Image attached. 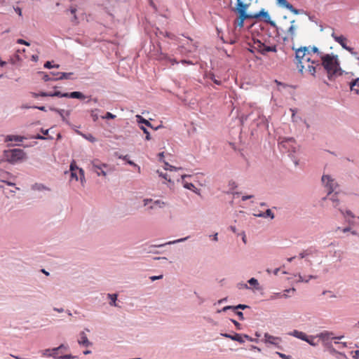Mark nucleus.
I'll return each mask as SVG.
<instances>
[{
	"mask_svg": "<svg viewBox=\"0 0 359 359\" xmlns=\"http://www.w3.org/2000/svg\"><path fill=\"white\" fill-rule=\"evenodd\" d=\"M295 20L291 21V25L288 28L287 31V35L284 37L283 40L285 41L287 39L293 40L294 36H296V31L297 29V27L294 25Z\"/></svg>",
	"mask_w": 359,
	"mask_h": 359,
	"instance_id": "18",
	"label": "nucleus"
},
{
	"mask_svg": "<svg viewBox=\"0 0 359 359\" xmlns=\"http://www.w3.org/2000/svg\"><path fill=\"white\" fill-rule=\"evenodd\" d=\"M165 205V203L163 201H161L160 200H157L154 202V205L150 207L151 209H153L156 207L163 208Z\"/></svg>",
	"mask_w": 359,
	"mask_h": 359,
	"instance_id": "34",
	"label": "nucleus"
},
{
	"mask_svg": "<svg viewBox=\"0 0 359 359\" xmlns=\"http://www.w3.org/2000/svg\"><path fill=\"white\" fill-rule=\"evenodd\" d=\"M44 67H45V68H47V69H50V68H53V67L59 68V67H60V65H52L51 62H50V61H47V62L44 64Z\"/></svg>",
	"mask_w": 359,
	"mask_h": 359,
	"instance_id": "41",
	"label": "nucleus"
},
{
	"mask_svg": "<svg viewBox=\"0 0 359 359\" xmlns=\"http://www.w3.org/2000/svg\"><path fill=\"white\" fill-rule=\"evenodd\" d=\"M332 36L336 42H337L342 46L343 48L348 50L351 55L355 56L356 59L359 60V57L357 56V53L354 51L353 48H351L347 46L348 40L345 36H344L343 35H337L334 33L332 34Z\"/></svg>",
	"mask_w": 359,
	"mask_h": 359,
	"instance_id": "8",
	"label": "nucleus"
},
{
	"mask_svg": "<svg viewBox=\"0 0 359 359\" xmlns=\"http://www.w3.org/2000/svg\"><path fill=\"white\" fill-rule=\"evenodd\" d=\"M339 210L342 214V215L344 217V218L347 219L348 223H352L353 222L349 219H348V217H351V219L355 218L354 214L351 210H347L346 211H344L341 208H339Z\"/></svg>",
	"mask_w": 359,
	"mask_h": 359,
	"instance_id": "26",
	"label": "nucleus"
},
{
	"mask_svg": "<svg viewBox=\"0 0 359 359\" xmlns=\"http://www.w3.org/2000/svg\"><path fill=\"white\" fill-rule=\"evenodd\" d=\"M323 200L324 201L330 200L332 202V206L334 208H338V209L339 208V206L340 204V201H339V198L338 197L337 191L333 192L330 196H328V194H327L326 197L323 198Z\"/></svg>",
	"mask_w": 359,
	"mask_h": 359,
	"instance_id": "17",
	"label": "nucleus"
},
{
	"mask_svg": "<svg viewBox=\"0 0 359 359\" xmlns=\"http://www.w3.org/2000/svg\"><path fill=\"white\" fill-rule=\"evenodd\" d=\"M116 118V116L110 112H107L104 116H102V118L106 119H114Z\"/></svg>",
	"mask_w": 359,
	"mask_h": 359,
	"instance_id": "44",
	"label": "nucleus"
},
{
	"mask_svg": "<svg viewBox=\"0 0 359 359\" xmlns=\"http://www.w3.org/2000/svg\"><path fill=\"white\" fill-rule=\"evenodd\" d=\"M50 74L53 76L52 78H56L60 76V75H57V72H50Z\"/></svg>",
	"mask_w": 359,
	"mask_h": 359,
	"instance_id": "63",
	"label": "nucleus"
},
{
	"mask_svg": "<svg viewBox=\"0 0 359 359\" xmlns=\"http://www.w3.org/2000/svg\"><path fill=\"white\" fill-rule=\"evenodd\" d=\"M78 343L79 345L85 347H88L92 345V343L88 339V337L84 332H80Z\"/></svg>",
	"mask_w": 359,
	"mask_h": 359,
	"instance_id": "20",
	"label": "nucleus"
},
{
	"mask_svg": "<svg viewBox=\"0 0 359 359\" xmlns=\"http://www.w3.org/2000/svg\"><path fill=\"white\" fill-rule=\"evenodd\" d=\"M349 86L351 91L355 92V93L359 95V77L351 81Z\"/></svg>",
	"mask_w": 359,
	"mask_h": 359,
	"instance_id": "23",
	"label": "nucleus"
},
{
	"mask_svg": "<svg viewBox=\"0 0 359 359\" xmlns=\"http://www.w3.org/2000/svg\"><path fill=\"white\" fill-rule=\"evenodd\" d=\"M253 48L262 55H265L269 52H277L276 45H269L268 43H263L259 40L254 41Z\"/></svg>",
	"mask_w": 359,
	"mask_h": 359,
	"instance_id": "6",
	"label": "nucleus"
},
{
	"mask_svg": "<svg viewBox=\"0 0 359 359\" xmlns=\"http://www.w3.org/2000/svg\"><path fill=\"white\" fill-rule=\"evenodd\" d=\"M311 53L305 48L296 50V59L298 68L302 74L307 73L315 76L318 70L321 69L320 60L311 58Z\"/></svg>",
	"mask_w": 359,
	"mask_h": 359,
	"instance_id": "1",
	"label": "nucleus"
},
{
	"mask_svg": "<svg viewBox=\"0 0 359 359\" xmlns=\"http://www.w3.org/2000/svg\"><path fill=\"white\" fill-rule=\"evenodd\" d=\"M32 95L34 97H37L38 96L50 97V93H46V92H41L39 94L34 93H32Z\"/></svg>",
	"mask_w": 359,
	"mask_h": 359,
	"instance_id": "43",
	"label": "nucleus"
},
{
	"mask_svg": "<svg viewBox=\"0 0 359 359\" xmlns=\"http://www.w3.org/2000/svg\"><path fill=\"white\" fill-rule=\"evenodd\" d=\"M157 172L159 174V176L163 177V179L168 180V182H171L170 176L168 175V174H163V172H160L158 170Z\"/></svg>",
	"mask_w": 359,
	"mask_h": 359,
	"instance_id": "45",
	"label": "nucleus"
},
{
	"mask_svg": "<svg viewBox=\"0 0 359 359\" xmlns=\"http://www.w3.org/2000/svg\"><path fill=\"white\" fill-rule=\"evenodd\" d=\"M300 48H305L311 53L310 57L311 58H316L318 60H320V55H324L321 52H320L316 46L312 48L310 47H301Z\"/></svg>",
	"mask_w": 359,
	"mask_h": 359,
	"instance_id": "19",
	"label": "nucleus"
},
{
	"mask_svg": "<svg viewBox=\"0 0 359 359\" xmlns=\"http://www.w3.org/2000/svg\"><path fill=\"white\" fill-rule=\"evenodd\" d=\"M290 335L300 339L303 341L307 340L308 336L303 332L298 331L297 330H293L292 332L289 333Z\"/></svg>",
	"mask_w": 359,
	"mask_h": 359,
	"instance_id": "24",
	"label": "nucleus"
},
{
	"mask_svg": "<svg viewBox=\"0 0 359 359\" xmlns=\"http://www.w3.org/2000/svg\"><path fill=\"white\" fill-rule=\"evenodd\" d=\"M70 171H71V178L75 179L76 181L79 180V176H78V173H77L79 172V175H80L81 182V183H83V182L85 180L84 172H83V169L79 168L77 167L75 161H72V162L70 164Z\"/></svg>",
	"mask_w": 359,
	"mask_h": 359,
	"instance_id": "12",
	"label": "nucleus"
},
{
	"mask_svg": "<svg viewBox=\"0 0 359 359\" xmlns=\"http://www.w3.org/2000/svg\"><path fill=\"white\" fill-rule=\"evenodd\" d=\"M50 97H69V93H62L60 91H55L53 93H50Z\"/></svg>",
	"mask_w": 359,
	"mask_h": 359,
	"instance_id": "31",
	"label": "nucleus"
},
{
	"mask_svg": "<svg viewBox=\"0 0 359 359\" xmlns=\"http://www.w3.org/2000/svg\"><path fill=\"white\" fill-rule=\"evenodd\" d=\"M184 187L194 191V189H196V187L192 183H188L187 182H183Z\"/></svg>",
	"mask_w": 359,
	"mask_h": 359,
	"instance_id": "39",
	"label": "nucleus"
},
{
	"mask_svg": "<svg viewBox=\"0 0 359 359\" xmlns=\"http://www.w3.org/2000/svg\"><path fill=\"white\" fill-rule=\"evenodd\" d=\"M32 48H34V50L33 49V53L32 54H30L29 53H27L25 49H24V53L25 54V57L26 58H27L28 57L30 56L32 61L36 62L39 59V52L38 50V46L34 45Z\"/></svg>",
	"mask_w": 359,
	"mask_h": 359,
	"instance_id": "21",
	"label": "nucleus"
},
{
	"mask_svg": "<svg viewBox=\"0 0 359 359\" xmlns=\"http://www.w3.org/2000/svg\"><path fill=\"white\" fill-rule=\"evenodd\" d=\"M158 157H159V160L161 161L163 159V158L164 157V153L163 152L159 153Z\"/></svg>",
	"mask_w": 359,
	"mask_h": 359,
	"instance_id": "61",
	"label": "nucleus"
},
{
	"mask_svg": "<svg viewBox=\"0 0 359 359\" xmlns=\"http://www.w3.org/2000/svg\"><path fill=\"white\" fill-rule=\"evenodd\" d=\"M316 337H313V336H308L307 337V340H306L305 341H306L307 343H309L310 345L311 346H317V343L314 341V339Z\"/></svg>",
	"mask_w": 359,
	"mask_h": 359,
	"instance_id": "35",
	"label": "nucleus"
},
{
	"mask_svg": "<svg viewBox=\"0 0 359 359\" xmlns=\"http://www.w3.org/2000/svg\"><path fill=\"white\" fill-rule=\"evenodd\" d=\"M187 239V238H180V239H178L177 241H169L167 243H165V244H157V245H153L154 247H156V248H159V247H162L163 245H165V244H168V245H170V244H174L175 243H180V242H182V241H184Z\"/></svg>",
	"mask_w": 359,
	"mask_h": 359,
	"instance_id": "32",
	"label": "nucleus"
},
{
	"mask_svg": "<svg viewBox=\"0 0 359 359\" xmlns=\"http://www.w3.org/2000/svg\"><path fill=\"white\" fill-rule=\"evenodd\" d=\"M92 168L91 170L95 172L98 176H107V169L109 166L105 163H101L99 160L95 159L91 161Z\"/></svg>",
	"mask_w": 359,
	"mask_h": 359,
	"instance_id": "9",
	"label": "nucleus"
},
{
	"mask_svg": "<svg viewBox=\"0 0 359 359\" xmlns=\"http://www.w3.org/2000/svg\"><path fill=\"white\" fill-rule=\"evenodd\" d=\"M0 6L9 13L15 12L19 16L22 15V0H0Z\"/></svg>",
	"mask_w": 359,
	"mask_h": 359,
	"instance_id": "4",
	"label": "nucleus"
},
{
	"mask_svg": "<svg viewBox=\"0 0 359 359\" xmlns=\"http://www.w3.org/2000/svg\"><path fill=\"white\" fill-rule=\"evenodd\" d=\"M63 349L66 350L67 347L65 346L64 345H60V346H58L57 348L46 350L44 354L46 355L53 356L56 358H60V356L61 355L59 354V352Z\"/></svg>",
	"mask_w": 359,
	"mask_h": 359,
	"instance_id": "15",
	"label": "nucleus"
},
{
	"mask_svg": "<svg viewBox=\"0 0 359 359\" xmlns=\"http://www.w3.org/2000/svg\"><path fill=\"white\" fill-rule=\"evenodd\" d=\"M322 182L324 186L327 189L328 196L336 191L338 184L330 175H323Z\"/></svg>",
	"mask_w": 359,
	"mask_h": 359,
	"instance_id": "11",
	"label": "nucleus"
},
{
	"mask_svg": "<svg viewBox=\"0 0 359 359\" xmlns=\"http://www.w3.org/2000/svg\"><path fill=\"white\" fill-rule=\"evenodd\" d=\"M165 170H170V171H172V170H178L179 168L175 167V166H172L170 164H168V163L165 162Z\"/></svg>",
	"mask_w": 359,
	"mask_h": 359,
	"instance_id": "40",
	"label": "nucleus"
},
{
	"mask_svg": "<svg viewBox=\"0 0 359 359\" xmlns=\"http://www.w3.org/2000/svg\"><path fill=\"white\" fill-rule=\"evenodd\" d=\"M41 74L43 75L42 76V79L44 81H55V78H52L50 75L44 73V72H41Z\"/></svg>",
	"mask_w": 359,
	"mask_h": 359,
	"instance_id": "38",
	"label": "nucleus"
},
{
	"mask_svg": "<svg viewBox=\"0 0 359 359\" xmlns=\"http://www.w3.org/2000/svg\"><path fill=\"white\" fill-rule=\"evenodd\" d=\"M246 308H248V306L247 305H245V304H238L237 306H224L222 311H219V312L220 311H226L227 310H229V309H231L232 311H236L238 309H245Z\"/></svg>",
	"mask_w": 359,
	"mask_h": 359,
	"instance_id": "25",
	"label": "nucleus"
},
{
	"mask_svg": "<svg viewBox=\"0 0 359 359\" xmlns=\"http://www.w3.org/2000/svg\"><path fill=\"white\" fill-rule=\"evenodd\" d=\"M318 252V250L313 248H309L302 252L299 253V257L301 259H304L307 257L308 256L313 255L314 254H316Z\"/></svg>",
	"mask_w": 359,
	"mask_h": 359,
	"instance_id": "22",
	"label": "nucleus"
},
{
	"mask_svg": "<svg viewBox=\"0 0 359 359\" xmlns=\"http://www.w3.org/2000/svg\"><path fill=\"white\" fill-rule=\"evenodd\" d=\"M253 197L252 195H249V196H243V198H242V200L243 201H247L248 199H250V198H252Z\"/></svg>",
	"mask_w": 359,
	"mask_h": 359,
	"instance_id": "57",
	"label": "nucleus"
},
{
	"mask_svg": "<svg viewBox=\"0 0 359 359\" xmlns=\"http://www.w3.org/2000/svg\"><path fill=\"white\" fill-rule=\"evenodd\" d=\"M238 316L239 319L243 320L244 319L243 313L241 311H233Z\"/></svg>",
	"mask_w": 359,
	"mask_h": 359,
	"instance_id": "51",
	"label": "nucleus"
},
{
	"mask_svg": "<svg viewBox=\"0 0 359 359\" xmlns=\"http://www.w3.org/2000/svg\"><path fill=\"white\" fill-rule=\"evenodd\" d=\"M20 50H17V53L15 54L14 56H13L11 58V62L13 65H17L18 62L20 61Z\"/></svg>",
	"mask_w": 359,
	"mask_h": 359,
	"instance_id": "30",
	"label": "nucleus"
},
{
	"mask_svg": "<svg viewBox=\"0 0 359 359\" xmlns=\"http://www.w3.org/2000/svg\"><path fill=\"white\" fill-rule=\"evenodd\" d=\"M73 74L72 72H69V73H66V72H57V75H60L59 77H56L55 79V81H57V80H62V79H71V76Z\"/></svg>",
	"mask_w": 359,
	"mask_h": 359,
	"instance_id": "27",
	"label": "nucleus"
},
{
	"mask_svg": "<svg viewBox=\"0 0 359 359\" xmlns=\"http://www.w3.org/2000/svg\"><path fill=\"white\" fill-rule=\"evenodd\" d=\"M3 141L7 147L20 146L22 142V136L16 135H1Z\"/></svg>",
	"mask_w": 359,
	"mask_h": 359,
	"instance_id": "7",
	"label": "nucleus"
},
{
	"mask_svg": "<svg viewBox=\"0 0 359 359\" xmlns=\"http://www.w3.org/2000/svg\"><path fill=\"white\" fill-rule=\"evenodd\" d=\"M108 297L111 299L110 304L111 306H116V299H117V295L115 294H109Z\"/></svg>",
	"mask_w": 359,
	"mask_h": 359,
	"instance_id": "37",
	"label": "nucleus"
},
{
	"mask_svg": "<svg viewBox=\"0 0 359 359\" xmlns=\"http://www.w3.org/2000/svg\"><path fill=\"white\" fill-rule=\"evenodd\" d=\"M248 6L249 4H245L244 2L239 1L238 4H237L236 11L239 14V17L234 22L236 27H239L240 28L243 27L244 25V20L247 19H257L260 17H263L264 18L268 19L270 18L269 13L264 9L261 10L259 13L255 14H248L246 13V11Z\"/></svg>",
	"mask_w": 359,
	"mask_h": 359,
	"instance_id": "3",
	"label": "nucleus"
},
{
	"mask_svg": "<svg viewBox=\"0 0 359 359\" xmlns=\"http://www.w3.org/2000/svg\"><path fill=\"white\" fill-rule=\"evenodd\" d=\"M298 280L300 281V282H304V281L308 282L309 281L308 279L305 280L301 275H299Z\"/></svg>",
	"mask_w": 359,
	"mask_h": 359,
	"instance_id": "58",
	"label": "nucleus"
},
{
	"mask_svg": "<svg viewBox=\"0 0 359 359\" xmlns=\"http://www.w3.org/2000/svg\"><path fill=\"white\" fill-rule=\"evenodd\" d=\"M76 11V9L75 8H71V9H70V12H71V13H72V14H73V15H74V20H76V15H75Z\"/></svg>",
	"mask_w": 359,
	"mask_h": 359,
	"instance_id": "55",
	"label": "nucleus"
},
{
	"mask_svg": "<svg viewBox=\"0 0 359 359\" xmlns=\"http://www.w3.org/2000/svg\"><path fill=\"white\" fill-rule=\"evenodd\" d=\"M257 217H269L271 219L274 218V214L272 212V211L270 209L266 210L265 212L259 213L256 215Z\"/></svg>",
	"mask_w": 359,
	"mask_h": 359,
	"instance_id": "29",
	"label": "nucleus"
},
{
	"mask_svg": "<svg viewBox=\"0 0 359 359\" xmlns=\"http://www.w3.org/2000/svg\"><path fill=\"white\" fill-rule=\"evenodd\" d=\"M222 336L226 337V338H229V339H231V340H233V341H236L241 344H243L244 343V340H243V337L251 341L252 339L250 337H249L248 335L247 334H244L243 336L240 334H238V333H235L234 334L231 335V334H226V333H224V334H221Z\"/></svg>",
	"mask_w": 359,
	"mask_h": 359,
	"instance_id": "13",
	"label": "nucleus"
},
{
	"mask_svg": "<svg viewBox=\"0 0 359 359\" xmlns=\"http://www.w3.org/2000/svg\"><path fill=\"white\" fill-rule=\"evenodd\" d=\"M4 156L8 162L12 164L18 163L22 160V149L20 148L7 149L4 151Z\"/></svg>",
	"mask_w": 359,
	"mask_h": 359,
	"instance_id": "5",
	"label": "nucleus"
},
{
	"mask_svg": "<svg viewBox=\"0 0 359 359\" xmlns=\"http://www.w3.org/2000/svg\"><path fill=\"white\" fill-rule=\"evenodd\" d=\"M9 186H12L15 188V190L14 189H11V192H13V193H15V190H20V187H15V184L13 182H5Z\"/></svg>",
	"mask_w": 359,
	"mask_h": 359,
	"instance_id": "48",
	"label": "nucleus"
},
{
	"mask_svg": "<svg viewBox=\"0 0 359 359\" xmlns=\"http://www.w3.org/2000/svg\"><path fill=\"white\" fill-rule=\"evenodd\" d=\"M73 358L72 355H60V358L61 359H72Z\"/></svg>",
	"mask_w": 359,
	"mask_h": 359,
	"instance_id": "53",
	"label": "nucleus"
},
{
	"mask_svg": "<svg viewBox=\"0 0 359 359\" xmlns=\"http://www.w3.org/2000/svg\"><path fill=\"white\" fill-rule=\"evenodd\" d=\"M127 163L131 165H133L135 167H137V171L138 172H140V167L138 166L137 164H135L133 161H130V160H128L127 161Z\"/></svg>",
	"mask_w": 359,
	"mask_h": 359,
	"instance_id": "49",
	"label": "nucleus"
},
{
	"mask_svg": "<svg viewBox=\"0 0 359 359\" xmlns=\"http://www.w3.org/2000/svg\"><path fill=\"white\" fill-rule=\"evenodd\" d=\"M264 341L266 344H273L277 347H279V344L282 341V339L280 337H274L269 334V333H265L264 336Z\"/></svg>",
	"mask_w": 359,
	"mask_h": 359,
	"instance_id": "14",
	"label": "nucleus"
},
{
	"mask_svg": "<svg viewBox=\"0 0 359 359\" xmlns=\"http://www.w3.org/2000/svg\"><path fill=\"white\" fill-rule=\"evenodd\" d=\"M350 230H351V229H350V228H348V227H347V228H344V229H342V231H343L344 233H346V232L349 231Z\"/></svg>",
	"mask_w": 359,
	"mask_h": 359,
	"instance_id": "64",
	"label": "nucleus"
},
{
	"mask_svg": "<svg viewBox=\"0 0 359 359\" xmlns=\"http://www.w3.org/2000/svg\"><path fill=\"white\" fill-rule=\"evenodd\" d=\"M53 110L57 111V112H58L60 114V115L61 116V117L62 118V119L63 120L65 119V117H64L63 114H62L64 110H62V109H54Z\"/></svg>",
	"mask_w": 359,
	"mask_h": 359,
	"instance_id": "54",
	"label": "nucleus"
},
{
	"mask_svg": "<svg viewBox=\"0 0 359 359\" xmlns=\"http://www.w3.org/2000/svg\"><path fill=\"white\" fill-rule=\"evenodd\" d=\"M351 353H352L353 358H354L355 359H359V351L358 350L352 351Z\"/></svg>",
	"mask_w": 359,
	"mask_h": 359,
	"instance_id": "50",
	"label": "nucleus"
},
{
	"mask_svg": "<svg viewBox=\"0 0 359 359\" xmlns=\"http://www.w3.org/2000/svg\"><path fill=\"white\" fill-rule=\"evenodd\" d=\"M71 97V98H76V99H85V95L81 93V92H78V91H74V92H72L71 93H69V97Z\"/></svg>",
	"mask_w": 359,
	"mask_h": 359,
	"instance_id": "28",
	"label": "nucleus"
},
{
	"mask_svg": "<svg viewBox=\"0 0 359 359\" xmlns=\"http://www.w3.org/2000/svg\"><path fill=\"white\" fill-rule=\"evenodd\" d=\"M152 200L151 199H144V205H147L149 203L151 202Z\"/></svg>",
	"mask_w": 359,
	"mask_h": 359,
	"instance_id": "60",
	"label": "nucleus"
},
{
	"mask_svg": "<svg viewBox=\"0 0 359 359\" xmlns=\"http://www.w3.org/2000/svg\"><path fill=\"white\" fill-rule=\"evenodd\" d=\"M248 283L250 285L254 286L256 289H259V283L257 280L255 278H252L248 280Z\"/></svg>",
	"mask_w": 359,
	"mask_h": 359,
	"instance_id": "36",
	"label": "nucleus"
},
{
	"mask_svg": "<svg viewBox=\"0 0 359 359\" xmlns=\"http://www.w3.org/2000/svg\"><path fill=\"white\" fill-rule=\"evenodd\" d=\"M320 62L321 67L323 66L326 70L330 80L334 79L336 76L341 74L342 70L337 55L330 54L320 55Z\"/></svg>",
	"mask_w": 359,
	"mask_h": 359,
	"instance_id": "2",
	"label": "nucleus"
},
{
	"mask_svg": "<svg viewBox=\"0 0 359 359\" xmlns=\"http://www.w3.org/2000/svg\"><path fill=\"white\" fill-rule=\"evenodd\" d=\"M232 323L235 325L237 330H241V324L235 320H231Z\"/></svg>",
	"mask_w": 359,
	"mask_h": 359,
	"instance_id": "52",
	"label": "nucleus"
},
{
	"mask_svg": "<svg viewBox=\"0 0 359 359\" xmlns=\"http://www.w3.org/2000/svg\"><path fill=\"white\" fill-rule=\"evenodd\" d=\"M277 4L280 6L288 9L290 11H291L292 13L295 15H298L300 13L299 10L294 8L293 6L289 2H287V0H277Z\"/></svg>",
	"mask_w": 359,
	"mask_h": 359,
	"instance_id": "16",
	"label": "nucleus"
},
{
	"mask_svg": "<svg viewBox=\"0 0 359 359\" xmlns=\"http://www.w3.org/2000/svg\"><path fill=\"white\" fill-rule=\"evenodd\" d=\"M163 278L162 275L158 276H151L150 278L151 280H156L158 279H161Z\"/></svg>",
	"mask_w": 359,
	"mask_h": 359,
	"instance_id": "56",
	"label": "nucleus"
},
{
	"mask_svg": "<svg viewBox=\"0 0 359 359\" xmlns=\"http://www.w3.org/2000/svg\"><path fill=\"white\" fill-rule=\"evenodd\" d=\"M34 187H35V189H36L39 190V191H41V190H43V189H45V190H48V191H49V190H50L48 188H46V187L45 186H43V184H36V185L34 186Z\"/></svg>",
	"mask_w": 359,
	"mask_h": 359,
	"instance_id": "47",
	"label": "nucleus"
},
{
	"mask_svg": "<svg viewBox=\"0 0 359 359\" xmlns=\"http://www.w3.org/2000/svg\"><path fill=\"white\" fill-rule=\"evenodd\" d=\"M136 118H137V121L138 123H144L146 126H149V127H151V125L150 123V122L146 119H144L142 116H141L140 115H137L136 116Z\"/></svg>",
	"mask_w": 359,
	"mask_h": 359,
	"instance_id": "33",
	"label": "nucleus"
},
{
	"mask_svg": "<svg viewBox=\"0 0 359 359\" xmlns=\"http://www.w3.org/2000/svg\"><path fill=\"white\" fill-rule=\"evenodd\" d=\"M140 128L142 130L144 133L146 135L145 139L147 140H150L151 137H150V134H149V131L147 130V129L146 128H144V126H141Z\"/></svg>",
	"mask_w": 359,
	"mask_h": 359,
	"instance_id": "42",
	"label": "nucleus"
},
{
	"mask_svg": "<svg viewBox=\"0 0 359 359\" xmlns=\"http://www.w3.org/2000/svg\"><path fill=\"white\" fill-rule=\"evenodd\" d=\"M209 78L217 85H220L221 84V81H219V80H217L215 78V75L212 74H210V76H209Z\"/></svg>",
	"mask_w": 359,
	"mask_h": 359,
	"instance_id": "46",
	"label": "nucleus"
},
{
	"mask_svg": "<svg viewBox=\"0 0 359 359\" xmlns=\"http://www.w3.org/2000/svg\"><path fill=\"white\" fill-rule=\"evenodd\" d=\"M316 337L319 338L322 341V342L325 346L330 348L331 347V344L330 342V339H341L344 337V336L334 337L333 332H329V331H323V332H320V334H317Z\"/></svg>",
	"mask_w": 359,
	"mask_h": 359,
	"instance_id": "10",
	"label": "nucleus"
},
{
	"mask_svg": "<svg viewBox=\"0 0 359 359\" xmlns=\"http://www.w3.org/2000/svg\"><path fill=\"white\" fill-rule=\"evenodd\" d=\"M278 354L280 355V358H282L283 359H288V356L283 353H278Z\"/></svg>",
	"mask_w": 359,
	"mask_h": 359,
	"instance_id": "59",
	"label": "nucleus"
},
{
	"mask_svg": "<svg viewBox=\"0 0 359 359\" xmlns=\"http://www.w3.org/2000/svg\"><path fill=\"white\" fill-rule=\"evenodd\" d=\"M119 158H121L123 160H125V161H128V155H126V156H119Z\"/></svg>",
	"mask_w": 359,
	"mask_h": 359,
	"instance_id": "62",
	"label": "nucleus"
}]
</instances>
